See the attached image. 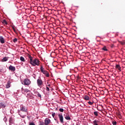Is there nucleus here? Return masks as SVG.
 <instances>
[{
    "label": "nucleus",
    "mask_w": 125,
    "mask_h": 125,
    "mask_svg": "<svg viewBox=\"0 0 125 125\" xmlns=\"http://www.w3.org/2000/svg\"><path fill=\"white\" fill-rule=\"evenodd\" d=\"M29 63L32 66H39L40 65V60L37 59H34V60H32L31 62H29Z\"/></svg>",
    "instance_id": "1"
},
{
    "label": "nucleus",
    "mask_w": 125,
    "mask_h": 125,
    "mask_svg": "<svg viewBox=\"0 0 125 125\" xmlns=\"http://www.w3.org/2000/svg\"><path fill=\"white\" fill-rule=\"evenodd\" d=\"M23 83L25 85H30L31 84V82L30 80L26 79L23 81Z\"/></svg>",
    "instance_id": "2"
},
{
    "label": "nucleus",
    "mask_w": 125,
    "mask_h": 125,
    "mask_svg": "<svg viewBox=\"0 0 125 125\" xmlns=\"http://www.w3.org/2000/svg\"><path fill=\"white\" fill-rule=\"evenodd\" d=\"M51 123V121L50 119L48 118H46L44 120V125H49V124Z\"/></svg>",
    "instance_id": "3"
},
{
    "label": "nucleus",
    "mask_w": 125,
    "mask_h": 125,
    "mask_svg": "<svg viewBox=\"0 0 125 125\" xmlns=\"http://www.w3.org/2000/svg\"><path fill=\"white\" fill-rule=\"evenodd\" d=\"M40 70L41 71V72L43 73L44 75H45L48 72L47 71L44 70V68L42 65L41 66Z\"/></svg>",
    "instance_id": "4"
},
{
    "label": "nucleus",
    "mask_w": 125,
    "mask_h": 125,
    "mask_svg": "<svg viewBox=\"0 0 125 125\" xmlns=\"http://www.w3.org/2000/svg\"><path fill=\"white\" fill-rule=\"evenodd\" d=\"M42 80L41 79H39L37 80V84L38 86H41V85H42Z\"/></svg>",
    "instance_id": "5"
},
{
    "label": "nucleus",
    "mask_w": 125,
    "mask_h": 125,
    "mask_svg": "<svg viewBox=\"0 0 125 125\" xmlns=\"http://www.w3.org/2000/svg\"><path fill=\"white\" fill-rule=\"evenodd\" d=\"M58 116H59V118L60 119V121L61 123L62 124H63V123H64V121H63V115H62V113L59 114Z\"/></svg>",
    "instance_id": "6"
},
{
    "label": "nucleus",
    "mask_w": 125,
    "mask_h": 125,
    "mask_svg": "<svg viewBox=\"0 0 125 125\" xmlns=\"http://www.w3.org/2000/svg\"><path fill=\"white\" fill-rule=\"evenodd\" d=\"M29 91H30V90H29L27 89H24L23 88H21V92L23 94H26V93H27V92H29Z\"/></svg>",
    "instance_id": "7"
},
{
    "label": "nucleus",
    "mask_w": 125,
    "mask_h": 125,
    "mask_svg": "<svg viewBox=\"0 0 125 125\" xmlns=\"http://www.w3.org/2000/svg\"><path fill=\"white\" fill-rule=\"evenodd\" d=\"M21 111H22V112H27L28 109L25 106H22L21 107Z\"/></svg>",
    "instance_id": "8"
},
{
    "label": "nucleus",
    "mask_w": 125,
    "mask_h": 125,
    "mask_svg": "<svg viewBox=\"0 0 125 125\" xmlns=\"http://www.w3.org/2000/svg\"><path fill=\"white\" fill-rule=\"evenodd\" d=\"M11 86V82L8 81L6 84V88H9Z\"/></svg>",
    "instance_id": "9"
},
{
    "label": "nucleus",
    "mask_w": 125,
    "mask_h": 125,
    "mask_svg": "<svg viewBox=\"0 0 125 125\" xmlns=\"http://www.w3.org/2000/svg\"><path fill=\"white\" fill-rule=\"evenodd\" d=\"M6 106V104L3 102H1L0 103V108H2L3 109L5 108Z\"/></svg>",
    "instance_id": "10"
},
{
    "label": "nucleus",
    "mask_w": 125,
    "mask_h": 125,
    "mask_svg": "<svg viewBox=\"0 0 125 125\" xmlns=\"http://www.w3.org/2000/svg\"><path fill=\"white\" fill-rule=\"evenodd\" d=\"M9 70H10L11 71H13V72H14V71H15L16 69H15V67L12 66V65H10L9 67Z\"/></svg>",
    "instance_id": "11"
},
{
    "label": "nucleus",
    "mask_w": 125,
    "mask_h": 125,
    "mask_svg": "<svg viewBox=\"0 0 125 125\" xmlns=\"http://www.w3.org/2000/svg\"><path fill=\"white\" fill-rule=\"evenodd\" d=\"M0 42L1 43H4V39L2 36H0Z\"/></svg>",
    "instance_id": "12"
},
{
    "label": "nucleus",
    "mask_w": 125,
    "mask_h": 125,
    "mask_svg": "<svg viewBox=\"0 0 125 125\" xmlns=\"http://www.w3.org/2000/svg\"><path fill=\"white\" fill-rule=\"evenodd\" d=\"M83 99L84 100H89L90 99V98L89 97V96L88 95H85L84 96Z\"/></svg>",
    "instance_id": "13"
},
{
    "label": "nucleus",
    "mask_w": 125,
    "mask_h": 125,
    "mask_svg": "<svg viewBox=\"0 0 125 125\" xmlns=\"http://www.w3.org/2000/svg\"><path fill=\"white\" fill-rule=\"evenodd\" d=\"M115 68L118 69V70H119L120 71H122L121 69V66H120V64H116V66H115Z\"/></svg>",
    "instance_id": "14"
},
{
    "label": "nucleus",
    "mask_w": 125,
    "mask_h": 125,
    "mask_svg": "<svg viewBox=\"0 0 125 125\" xmlns=\"http://www.w3.org/2000/svg\"><path fill=\"white\" fill-rule=\"evenodd\" d=\"M9 122L10 125H11V124H12V123H13V119L12 118V117L10 118Z\"/></svg>",
    "instance_id": "15"
},
{
    "label": "nucleus",
    "mask_w": 125,
    "mask_h": 125,
    "mask_svg": "<svg viewBox=\"0 0 125 125\" xmlns=\"http://www.w3.org/2000/svg\"><path fill=\"white\" fill-rule=\"evenodd\" d=\"M28 57L29 59V62H31V61H32L33 60V58L32 57V56H31L30 55H28Z\"/></svg>",
    "instance_id": "16"
},
{
    "label": "nucleus",
    "mask_w": 125,
    "mask_h": 125,
    "mask_svg": "<svg viewBox=\"0 0 125 125\" xmlns=\"http://www.w3.org/2000/svg\"><path fill=\"white\" fill-rule=\"evenodd\" d=\"M97 123H98V121L95 120L93 122V124H94V125H98V124H97Z\"/></svg>",
    "instance_id": "17"
},
{
    "label": "nucleus",
    "mask_w": 125,
    "mask_h": 125,
    "mask_svg": "<svg viewBox=\"0 0 125 125\" xmlns=\"http://www.w3.org/2000/svg\"><path fill=\"white\" fill-rule=\"evenodd\" d=\"M3 24H5V25H7V21H6V20H3L1 21Z\"/></svg>",
    "instance_id": "18"
},
{
    "label": "nucleus",
    "mask_w": 125,
    "mask_h": 125,
    "mask_svg": "<svg viewBox=\"0 0 125 125\" xmlns=\"http://www.w3.org/2000/svg\"><path fill=\"white\" fill-rule=\"evenodd\" d=\"M102 50H104V51H108V49L106 47V46H104L102 48Z\"/></svg>",
    "instance_id": "19"
},
{
    "label": "nucleus",
    "mask_w": 125,
    "mask_h": 125,
    "mask_svg": "<svg viewBox=\"0 0 125 125\" xmlns=\"http://www.w3.org/2000/svg\"><path fill=\"white\" fill-rule=\"evenodd\" d=\"M65 120H71V117L69 116H66V117H65Z\"/></svg>",
    "instance_id": "20"
},
{
    "label": "nucleus",
    "mask_w": 125,
    "mask_h": 125,
    "mask_svg": "<svg viewBox=\"0 0 125 125\" xmlns=\"http://www.w3.org/2000/svg\"><path fill=\"white\" fill-rule=\"evenodd\" d=\"M20 60L21 61H22V62H25V59L23 57H21Z\"/></svg>",
    "instance_id": "21"
},
{
    "label": "nucleus",
    "mask_w": 125,
    "mask_h": 125,
    "mask_svg": "<svg viewBox=\"0 0 125 125\" xmlns=\"http://www.w3.org/2000/svg\"><path fill=\"white\" fill-rule=\"evenodd\" d=\"M44 122L43 121H40L39 125H44Z\"/></svg>",
    "instance_id": "22"
},
{
    "label": "nucleus",
    "mask_w": 125,
    "mask_h": 125,
    "mask_svg": "<svg viewBox=\"0 0 125 125\" xmlns=\"http://www.w3.org/2000/svg\"><path fill=\"white\" fill-rule=\"evenodd\" d=\"M37 96L38 97H40V98H42V95L40 94V93L37 92Z\"/></svg>",
    "instance_id": "23"
},
{
    "label": "nucleus",
    "mask_w": 125,
    "mask_h": 125,
    "mask_svg": "<svg viewBox=\"0 0 125 125\" xmlns=\"http://www.w3.org/2000/svg\"><path fill=\"white\" fill-rule=\"evenodd\" d=\"M120 43H121V44H122V45H125V42H122V41H120L119 42Z\"/></svg>",
    "instance_id": "24"
},
{
    "label": "nucleus",
    "mask_w": 125,
    "mask_h": 125,
    "mask_svg": "<svg viewBox=\"0 0 125 125\" xmlns=\"http://www.w3.org/2000/svg\"><path fill=\"white\" fill-rule=\"evenodd\" d=\"M94 115H95V116H98V112L94 111Z\"/></svg>",
    "instance_id": "25"
},
{
    "label": "nucleus",
    "mask_w": 125,
    "mask_h": 125,
    "mask_svg": "<svg viewBox=\"0 0 125 125\" xmlns=\"http://www.w3.org/2000/svg\"><path fill=\"white\" fill-rule=\"evenodd\" d=\"M7 60H8V59L6 57L3 58V61H4V62L7 61Z\"/></svg>",
    "instance_id": "26"
},
{
    "label": "nucleus",
    "mask_w": 125,
    "mask_h": 125,
    "mask_svg": "<svg viewBox=\"0 0 125 125\" xmlns=\"http://www.w3.org/2000/svg\"><path fill=\"white\" fill-rule=\"evenodd\" d=\"M59 111H60V112L63 113V112H64V109H63V108H60Z\"/></svg>",
    "instance_id": "27"
},
{
    "label": "nucleus",
    "mask_w": 125,
    "mask_h": 125,
    "mask_svg": "<svg viewBox=\"0 0 125 125\" xmlns=\"http://www.w3.org/2000/svg\"><path fill=\"white\" fill-rule=\"evenodd\" d=\"M45 75L46 76V77H49V73H48V72H47V73L45 74Z\"/></svg>",
    "instance_id": "28"
},
{
    "label": "nucleus",
    "mask_w": 125,
    "mask_h": 125,
    "mask_svg": "<svg viewBox=\"0 0 125 125\" xmlns=\"http://www.w3.org/2000/svg\"><path fill=\"white\" fill-rule=\"evenodd\" d=\"M112 125H117V122H116V121H113V122H112Z\"/></svg>",
    "instance_id": "29"
},
{
    "label": "nucleus",
    "mask_w": 125,
    "mask_h": 125,
    "mask_svg": "<svg viewBox=\"0 0 125 125\" xmlns=\"http://www.w3.org/2000/svg\"><path fill=\"white\" fill-rule=\"evenodd\" d=\"M17 41H18L17 39L15 38L14 39H13V42H17Z\"/></svg>",
    "instance_id": "30"
},
{
    "label": "nucleus",
    "mask_w": 125,
    "mask_h": 125,
    "mask_svg": "<svg viewBox=\"0 0 125 125\" xmlns=\"http://www.w3.org/2000/svg\"><path fill=\"white\" fill-rule=\"evenodd\" d=\"M88 103L89 105H93V102H88Z\"/></svg>",
    "instance_id": "31"
},
{
    "label": "nucleus",
    "mask_w": 125,
    "mask_h": 125,
    "mask_svg": "<svg viewBox=\"0 0 125 125\" xmlns=\"http://www.w3.org/2000/svg\"><path fill=\"white\" fill-rule=\"evenodd\" d=\"M46 91H49V87L46 86Z\"/></svg>",
    "instance_id": "32"
},
{
    "label": "nucleus",
    "mask_w": 125,
    "mask_h": 125,
    "mask_svg": "<svg viewBox=\"0 0 125 125\" xmlns=\"http://www.w3.org/2000/svg\"><path fill=\"white\" fill-rule=\"evenodd\" d=\"M29 125H36V124H35V123L32 122V123H29Z\"/></svg>",
    "instance_id": "33"
},
{
    "label": "nucleus",
    "mask_w": 125,
    "mask_h": 125,
    "mask_svg": "<svg viewBox=\"0 0 125 125\" xmlns=\"http://www.w3.org/2000/svg\"><path fill=\"white\" fill-rule=\"evenodd\" d=\"M55 115H56V113H53L52 114V116L53 118H54V116H55Z\"/></svg>",
    "instance_id": "34"
},
{
    "label": "nucleus",
    "mask_w": 125,
    "mask_h": 125,
    "mask_svg": "<svg viewBox=\"0 0 125 125\" xmlns=\"http://www.w3.org/2000/svg\"><path fill=\"white\" fill-rule=\"evenodd\" d=\"M110 46H111V48H114V44H111Z\"/></svg>",
    "instance_id": "35"
},
{
    "label": "nucleus",
    "mask_w": 125,
    "mask_h": 125,
    "mask_svg": "<svg viewBox=\"0 0 125 125\" xmlns=\"http://www.w3.org/2000/svg\"><path fill=\"white\" fill-rule=\"evenodd\" d=\"M7 120V119H6V117H4V118H3V121H5V122H6Z\"/></svg>",
    "instance_id": "36"
},
{
    "label": "nucleus",
    "mask_w": 125,
    "mask_h": 125,
    "mask_svg": "<svg viewBox=\"0 0 125 125\" xmlns=\"http://www.w3.org/2000/svg\"><path fill=\"white\" fill-rule=\"evenodd\" d=\"M19 115L21 116V117H22V116L21 115V114H20V112H19Z\"/></svg>",
    "instance_id": "37"
},
{
    "label": "nucleus",
    "mask_w": 125,
    "mask_h": 125,
    "mask_svg": "<svg viewBox=\"0 0 125 125\" xmlns=\"http://www.w3.org/2000/svg\"><path fill=\"white\" fill-rule=\"evenodd\" d=\"M48 87H50V84H49V85H48Z\"/></svg>",
    "instance_id": "38"
},
{
    "label": "nucleus",
    "mask_w": 125,
    "mask_h": 125,
    "mask_svg": "<svg viewBox=\"0 0 125 125\" xmlns=\"http://www.w3.org/2000/svg\"><path fill=\"white\" fill-rule=\"evenodd\" d=\"M25 115H23V116H22V118H24Z\"/></svg>",
    "instance_id": "39"
},
{
    "label": "nucleus",
    "mask_w": 125,
    "mask_h": 125,
    "mask_svg": "<svg viewBox=\"0 0 125 125\" xmlns=\"http://www.w3.org/2000/svg\"><path fill=\"white\" fill-rule=\"evenodd\" d=\"M77 79H80V77L78 76Z\"/></svg>",
    "instance_id": "40"
},
{
    "label": "nucleus",
    "mask_w": 125,
    "mask_h": 125,
    "mask_svg": "<svg viewBox=\"0 0 125 125\" xmlns=\"http://www.w3.org/2000/svg\"><path fill=\"white\" fill-rule=\"evenodd\" d=\"M54 120H55V121H56V119H54Z\"/></svg>",
    "instance_id": "41"
},
{
    "label": "nucleus",
    "mask_w": 125,
    "mask_h": 125,
    "mask_svg": "<svg viewBox=\"0 0 125 125\" xmlns=\"http://www.w3.org/2000/svg\"><path fill=\"white\" fill-rule=\"evenodd\" d=\"M76 125H79V124H76Z\"/></svg>",
    "instance_id": "42"
}]
</instances>
